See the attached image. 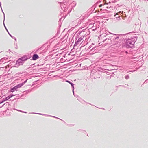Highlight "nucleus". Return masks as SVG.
Here are the masks:
<instances>
[{
	"instance_id": "72a5a7b5",
	"label": "nucleus",
	"mask_w": 148,
	"mask_h": 148,
	"mask_svg": "<svg viewBox=\"0 0 148 148\" xmlns=\"http://www.w3.org/2000/svg\"><path fill=\"white\" fill-rule=\"evenodd\" d=\"M88 103L90 104L89 103Z\"/></svg>"
},
{
	"instance_id": "b1692460",
	"label": "nucleus",
	"mask_w": 148,
	"mask_h": 148,
	"mask_svg": "<svg viewBox=\"0 0 148 148\" xmlns=\"http://www.w3.org/2000/svg\"><path fill=\"white\" fill-rule=\"evenodd\" d=\"M118 15H119L118 14H116L114 15V16L115 17H118Z\"/></svg>"
},
{
	"instance_id": "6e6552de",
	"label": "nucleus",
	"mask_w": 148,
	"mask_h": 148,
	"mask_svg": "<svg viewBox=\"0 0 148 148\" xmlns=\"http://www.w3.org/2000/svg\"><path fill=\"white\" fill-rule=\"evenodd\" d=\"M39 58L38 56L36 54H34L32 57L33 60H36Z\"/></svg>"
},
{
	"instance_id": "c85d7f7f",
	"label": "nucleus",
	"mask_w": 148,
	"mask_h": 148,
	"mask_svg": "<svg viewBox=\"0 0 148 148\" xmlns=\"http://www.w3.org/2000/svg\"><path fill=\"white\" fill-rule=\"evenodd\" d=\"M102 6V4H100V5H99V7H101Z\"/></svg>"
},
{
	"instance_id": "0eeeda50",
	"label": "nucleus",
	"mask_w": 148,
	"mask_h": 148,
	"mask_svg": "<svg viewBox=\"0 0 148 148\" xmlns=\"http://www.w3.org/2000/svg\"><path fill=\"white\" fill-rule=\"evenodd\" d=\"M27 79H26V80L24 81L23 82H22V83L19 84L15 86L16 89L17 90V89H18V88H20L22 86L25 84L27 82Z\"/></svg>"
},
{
	"instance_id": "473e14b6",
	"label": "nucleus",
	"mask_w": 148,
	"mask_h": 148,
	"mask_svg": "<svg viewBox=\"0 0 148 148\" xmlns=\"http://www.w3.org/2000/svg\"><path fill=\"white\" fill-rule=\"evenodd\" d=\"M101 109H104V108H101Z\"/></svg>"
},
{
	"instance_id": "f8f14e48",
	"label": "nucleus",
	"mask_w": 148,
	"mask_h": 148,
	"mask_svg": "<svg viewBox=\"0 0 148 148\" xmlns=\"http://www.w3.org/2000/svg\"><path fill=\"white\" fill-rule=\"evenodd\" d=\"M15 90H17L16 89L15 87H14L13 88H12L10 90V92H13Z\"/></svg>"
},
{
	"instance_id": "1a4fd4ad",
	"label": "nucleus",
	"mask_w": 148,
	"mask_h": 148,
	"mask_svg": "<svg viewBox=\"0 0 148 148\" xmlns=\"http://www.w3.org/2000/svg\"><path fill=\"white\" fill-rule=\"evenodd\" d=\"M67 82H68V83H69V84H70L71 86L73 88V94L74 95V84L72 82H71L70 81H69V80H66V81Z\"/></svg>"
},
{
	"instance_id": "bb28decb",
	"label": "nucleus",
	"mask_w": 148,
	"mask_h": 148,
	"mask_svg": "<svg viewBox=\"0 0 148 148\" xmlns=\"http://www.w3.org/2000/svg\"><path fill=\"white\" fill-rule=\"evenodd\" d=\"M91 47V45H90L89 47H88V49H90Z\"/></svg>"
},
{
	"instance_id": "4468645a",
	"label": "nucleus",
	"mask_w": 148,
	"mask_h": 148,
	"mask_svg": "<svg viewBox=\"0 0 148 148\" xmlns=\"http://www.w3.org/2000/svg\"><path fill=\"white\" fill-rule=\"evenodd\" d=\"M31 90H28L24 91L23 92L25 94H27L28 92H30Z\"/></svg>"
},
{
	"instance_id": "39448f33",
	"label": "nucleus",
	"mask_w": 148,
	"mask_h": 148,
	"mask_svg": "<svg viewBox=\"0 0 148 148\" xmlns=\"http://www.w3.org/2000/svg\"><path fill=\"white\" fill-rule=\"evenodd\" d=\"M97 47H95L91 49L89 51V53L90 54H92L97 53Z\"/></svg>"
},
{
	"instance_id": "4be33fe9",
	"label": "nucleus",
	"mask_w": 148,
	"mask_h": 148,
	"mask_svg": "<svg viewBox=\"0 0 148 148\" xmlns=\"http://www.w3.org/2000/svg\"><path fill=\"white\" fill-rule=\"evenodd\" d=\"M148 82V79H147L144 82V83H147Z\"/></svg>"
},
{
	"instance_id": "5701e85b",
	"label": "nucleus",
	"mask_w": 148,
	"mask_h": 148,
	"mask_svg": "<svg viewBox=\"0 0 148 148\" xmlns=\"http://www.w3.org/2000/svg\"><path fill=\"white\" fill-rule=\"evenodd\" d=\"M8 97H9V98L10 99V98L11 97H12V96H11L10 95H9V96H8Z\"/></svg>"
},
{
	"instance_id": "393cba45",
	"label": "nucleus",
	"mask_w": 148,
	"mask_h": 148,
	"mask_svg": "<svg viewBox=\"0 0 148 148\" xmlns=\"http://www.w3.org/2000/svg\"><path fill=\"white\" fill-rule=\"evenodd\" d=\"M125 53L126 54H127L128 53V52L127 51H125Z\"/></svg>"
},
{
	"instance_id": "aec40b11",
	"label": "nucleus",
	"mask_w": 148,
	"mask_h": 148,
	"mask_svg": "<svg viewBox=\"0 0 148 148\" xmlns=\"http://www.w3.org/2000/svg\"><path fill=\"white\" fill-rule=\"evenodd\" d=\"M116 18L118 20H119L121 19V18H120V16H118V17H116Z\"/></svg>"
},
{
	"instance_id": "e433bc0d",
	"label": "nucleus",
	"mask_w": 148,
	"mask_h": 148,
	"mask_svg": "<svg viewBox=\"0 0 148 148\" xmlns=\"http://www.w3.org/2000/svg\"><path fill=\"white\" fill-rule=\"evenodd\" d=\"M147 1H148V0H147Z\"/></svg>"
},
{
	"instance_id": "a211bd4d",
	"label": "nucleus",
	"mask_w": 148,
	"mask_h": 148,
	"mask_svg": "<svg viewBox=\"0 0 148 148\" xmlns=\"http://www.w3.org/2000/svg\"><path fill=\"white\" fill-rule=\"evenodd\" d=\"M47 116H51V117H54V118H57V119H60V120H61L62 121V120L61 119H59V118H57V117H55V116H50V115H47Z\"/></svg>"
},
{
	"instance_id": "ddd939ff",
	"label": "nucleus",
	"mask_w": 148,
	"mask_h": 148,
	"mask_svg": "<svg viewBox=\"0 0 148 148\" xmlns=\"http://www.w3.org/2000/svg\"><path fill=\"white\" fill-rule=\"evenodd\" d=\"M72 5V6H73V7H75L76 5V2L75 1H73L71 4Z\"/></svg>"
},
{
	"instance_id": "2eb2a0df",
	"label": "nucleus",
	"mask_w": 148,
	"mask_h": 148,
	"mask_svg": "<svg viewBox=\"0 0 148 148\" xmlns=\"http://www.w3.org/2000/svg\"><path fill=\"white\" fill-rule=\"evenodd\" d=\"M32 113L35 114H39L41 115H47V116L48 115L44 114H41V113Z\"/></svg>"
},
{
	"instance_id": "2f4dec72",
	"label": "nucleus",
	"mask_w": 148,
	"mask_h": 148,
	"mask_svg": "<svg viewBox=\"0 0 148 148\" xmlns=\"http://www.w3.org/2000/svg\"><path fill=\"white\" fill-rule=\"evenodd\" d=\"M135 71V70H134L133 71V72H134V71Z\"/></svg>"
},
{
	"instance_id": "dca6fc26",
	"label": "nucleus",
	"mask_w": 148,
	"mask_h": 148,
	"mask_svg": "<svg viewBox=\"0 0 148 148\" xmlns=\"http://www.w3.org/2000/svg\"><path fill=\"white\" fill-rule=\"evenodd\" d=\"M125 78L126 79H128L129 78V76L127 75L125 76Z\"/></svg>"
},
{
	"instance_id": "7ed1b4c3",
	"label": "nucleus",
	"mask_w": 148,
	"mask_h": 148,
	"mask_svg": "<svg viewBox=\"0 0 148 148\" xmlns=\"http://www.w3.org/2000/svg\"><path fill=\"white\" fill-rule=\"evenodd\" d=\"M28 59V57L27 55H24L20 58H19L16 61V67H18L20 65H22L24 62Z\"/></svg>"
},
{
	"instance_id": "20e7f679",
	"label": "nucleus",
	"mask_w": 148,
	"mask_h": 148,
	"mask_svg": "<svg viewBox=\"0 0 148 148\" xmlns=\"http://www.w3.org/2000/svg\"><path fill=\"white\" fill-rule=\"evenodd\" d=\"M1 10H2V12H3V16H4V21H3V24H4V27H5L6 30L7 31V32L8 33V34H9V35L13 39H14V40H15V41H16V38L14 37V36H12L9 32H8V29H7L5 25V24L4 23V20H5V14L3 12V10H2V8H1Z\"/></svg>"
},
{
	"instance_id": "f3484780",
	"label": "nucleus",
	"mask_w": 148,
	"mask_h": 148,
	"mask_svg": "<svg viewBox=\"0 0 148 148\" xmlns=\"http://www.w3.org/2000/svg\"><path fill=\"white\" fill-rule=\"evenodd\" d=\"M9 99V97H8V96L7 97H5V98H4V100L5 101H6V100H8Z\"/></svg>"
},
{
	"instance_id": "f03ea898",
	"label": "nucleus",
	"mask_w": 148,
	"mask_h": 148,
	"mask_svg": "<svg viewBox=\"0 0 148 148\" xmlns=\"http://www.w3.org/2000/svg\"><path fill=\"white\" fill-rule=\"evenodd\" d=\"M110 35H112V36H109V38L110 37V38H106L103 41L105 42L106 40H113L115 42V43H113L114 44H116V43H118V42L119 41H120L121 40V37L119 36H117L116 34H110Z\"/></svg>"
},
{
	"instance_id": "6ab92c4d",
	"label": "nucleus",
	"mask_w": 148,
	"mask_h": 148,
	"mask_svg": "<svg viewBox=\"0 0 148 148\" xmlns=\"http://www.w3.org/2000/svg\"><path fill=\"white\" fill-rule=\"evenodd\" d=\"M56 36H55L53 38H52L51 39V41H53L54 40H55V38Z\"/></svg>"
},
{
	"instance_id": "f704fd0d",
	"label": "nucleus",
	"mask_w": 148,
	"mask_h": 148,
	"mask_svg": "<svg viewBox=\"0 0 148 148\" xmlns=\"http://www.w3.org/2000/svg\"><path fill=\"white\" fill-rule=\"evenodd\" d=\"M4 105H5V104H4L3 105V106H4Z\"/></svg>"
},
{
	"instance_id": "f257e3e1",
	"label": "nucleus",
	"mask_w": 148,
	"mask_h": 148,
	"mask_svg": "<svg viewBox=\"0 0 148 148\" xmlns=\"http://www.w3.org/2000/svg\"><path fill=\"white\" fill-rule=\"evenodd\" d=\"M137 37H132L130 39H128L126 40V47L127 48H132L134 46V43L136 40Z\"/></svg>"
},
{
	"instance_id": "9d476101",
	"label": "nucleus",
	"mask_w": 148,
	"mask_h": 148,
	"mask_svg": "<svg viewBox=\"0 0 148 148\" xmlns=\"http://www.w3.org/2000/svg\"><path fill=\"white\" fill-rule=\"evenodd\" d=\"M79 46V45H78L77 44H75H75H74V46H73V49L77 51V50Z\"/></svg>"
},
{
	"instance_id": "423d86ee",
	"label": "nucleus",
	"mask_w": 148,
	"mask_h": 148,
	"mask_svg": "<svg viewBox=\"0 0 148 148\" xmlns=\"http://www.w3.org/2000/svg\"><path fill=\"white\" fill-rule=\"evenodd\" d=\"M84 38L83 36H81L79 38L77 41H76L75 43V44H77L78 45H79L80 44H81V41ZM77 40V39H76V40Z\"/></svg>"
},
{
	"instance_id": "7c9ffc66",
	"label": "nucleus",
	"mask_w": 148,
	"mask_h": 148,
	"mask_svg": "<svg viewBox=\"0 0 148 148\" xmlns=\"http://www.w3.org/2000/svg\"><path fill=\"white\" fill-rule=\"evenodd\" d=\"M134 33V32H130V33Z\"/></svg>"
},
{
	"instance_id": "c756f323",
	"label": "nucleus",
	"mask_w": 148,
	"mask_h": 148,
	"mask_svg": "<svg viewBox=\"0 0 148 148\" xmlns=\"http://www.w3.org/2000/svg\"><path fill=\"white\" fill-rule=\"evenodd\" d=\"M19 111H20V112H22L23 111L21 110H18Z\"/></svg>"
},
{
	"instance_id": "9b49d317",
	"label": "nucleus",
	"mask_w": 148,
	"mask_h": 148,
	"mask_svg": "<svg viewBox=\"0 0 148 148\" xmlns=\"http://www.w3.org/2000/svg\"><path fill=\"white\" fill-rule=\"evenodd\" d=\"M106 34V33H104L103 34H102V35L103 36H107L108 38H110V37L109 38V36H112V35H110V34Z\"/></svg>"
},
{
	"instance_id": "a878e982",
	"label": "nucleus",
	"mask_w": 148,
	"mask_h": 148,
	"mask_svg": "<svg viewBox=\"0 0 148 148\" xmlns=\"http://www.w3.org/2000/svg\"><path fill=\"white\" fill-rule=\"evenodd\" d=\"M10 95H11V96H12H12H14V95H14V94H11Z\"/></svg>"
},
{
	"instance_id": "c9c22d12",
	"label": "nucleus",
	"mask_w": 148,
	"mask_h": 148,
	"mask_svg": "<svg viewBox=\"0 0 148 148\" xmlns=\"http://www.w3.org/2000/svg\"><path fill=\"white\" fill-rule=\"evenodd\" d=\"M9 51H10V49H9Z\"/></svg>"
},
{
	"instance_id": "412c9836",
	"label": "nucleus",
	"mask_w": 148,
	"mask_h": 148,
	"mask_svg": "<svg viewBox=\"0 0 148 148\" xmlns=\"http://www.w3.org/2000/svg\"><path fill=\"white\" fill-rule=\"evenodd\" d=\"M4 101V100L3 99V101H1L0 102V104L2 103H3L4 101Z\"/></svg>"
},
{
	"instance_id": "cd10ccee",
	"label": "nucleus",
	"mask_w": 148,
	"mask_h": 148,
	"mask_svg": "<svg viewBox=\"0 0 148 148\" xmlns=\"http://www.w3.org/2000/svg\"><path fill=\"white\" fill-rule=\"evenodd\" d=\"M22 112H23V113H27V112H24V111H23Z\"/></svg>"
}]
</instances>
